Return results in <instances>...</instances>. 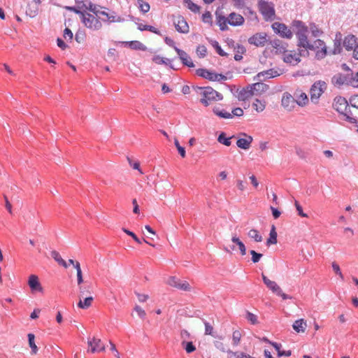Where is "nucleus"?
Returning a JSON list of instances; mask_svg holds the SVG:
<instances>
[{"instance_id":"1","label":"nucleus","mask_w":358,"mask_h":358,"mask_svg":"<svg viewBox=\"0 0 358 358\" xmlns=\"http://www.w3.org/2000/svg\"><path fill=\"white\" fill-rule=\"evenodd\" d=\"M195 91L197 95L200 96L201 103L205 106H208L213 102L221 101L223 99L222 94L210 87H196Z\"/></svg>"},{"instance_id":"2","label":"nucleus","mask_w":358,"mask_h":358,"mask_svg":"<svg viewBox=\"0 0 358 358\" xmlns=\"http://www.w3.org/2000/svg\"><path fill=\"white\" fill-rule=\"evenodd\" d=\"M327 89V84L324 81H317L313 83L310 90V101L317 103L320 97Z\"/></svg>"},{"instance_id":"3","label":"nucleus","mask_w":358,"mask_h":358,"mask_svg":"<svg viewBox=\"0 0 358 358\" xmlns=\"http://www.w3.org/2000/svg\"><path fill=\"white\" fill-rule=\"evenodd\" d=\"M262 280L266 287L275 294L282 297L283 300L289 299L292 297L283 292L281 287L276 282L273 281L267 278L264 273L262 274Z\"/></svg>"},{"instance_id":"4","label":"nucleus","mask_w":358,"mask_h":358,"mask_svg":"<svg viewBox=\"0 0 358 358\" xmlns=\"http://www.w3.org/2000/svg\"><path fill=\"white\" fill-rule=\"evenodd\" d=\"M80 17L83 23L88 29L92 30H99L102 27V24L100 20L90 13L84 12Z\"/></svg>"},{"instance_id":"5","label":"nucleus","mask_w":358,"mask_h":358,"mask_svg":"<svg viewBox=\"0 0 358 358\" xmlns=\"http://www.w3.org/2000/svg\"><path fill=\"white\" fill-rule=\"evenodd\" d=\"M259 9L266 20H272L274 19L275 9L272 3L260 0L259 2Z\"/></svg>"},{"instance_id":"6","label":"nucleus","mask_w":358,"mask_h":358,"mask_svg":"<svg viewBox=\"0 0 358 358\" xmlns=\"http://www.w3.org/2000/svg\"><path fill=\"white\" fill-rule=\"evenodd\" d=\"M308 49L316 50L315 57L318 59H323L327 55V46L324 42L320 39L315 40L310 44Z\"/></svg>"},{"instance_id":"7","label":"nucleus","mask_w":358,"mask_h":358,"mask_svg":"<svg viewBox=\"0 0 358 358\" xmlns=\"http://www.w3.org/2000/svg\"><path fill=\"white\" fill-rule=\"evenodd\" d=\"M272 28L275 33L283 38H291L293 36L292 31L285 24L274 22Z\"/></svg>"},{"instance_id":"8","label":"nucleus","mask_w":358,"mask_h":358,"mask_svg":"<svg viewBox=\"0 0 358 358\" xmlns=\"http://www.w3.org/2000/svg\"><path fill=\"white\" fill-rule=\"evenodd\" d=\"M173 24L176 29L182 34H187L189 32V25L185 19L181 16H176L173 17Z\"/></svg>"},{"instance_id":"9","label":"nucleus","mask_w":358,"mask_h":358,"mask_svg":"<svg viewBox=\"0 0 358 358\" xmlns=\"http://www.w3.org/2000/svg\"><path fill=\"white\" fill-rule=\"evenodd\" d=\"M88 346L90 347L89 350L92 353L105 351L106 347L100 338L93 337L87 341Z\"/></svg>"},{"instance_id":"10","label":"nucleus","mask_w":358,"mask_h":358,"mask_svg":"<svg viewBox=\"0 0 358 358\" xmlns=\"http://www.w3.org/2000/svg\"><path fill=\"white\" fill-rule=\"evenodd\" d=\"M28 285L29 286L31 292H43V288L39 281V278L36 275L32 274L29 275L28 279Z\"/></svg>"},{"instance_id":"11","label":"nucleus","mask_w":358,"mask_h":358,"mask_svg":"<svg viewBox=\"0 0 358 358\" xmlns=\"http://www.w3.org/2000/svg\"><path fill=\"white\" fill-rule=\"evenodd\" d=\"M252 141L253 138L251 136L243 133L241 134V137L238 138L236 145L239 148L248 150L251 146Z\"/></svg>"},{"instance_id":"12","label":"nucleus","mask_w":358,"mask_h":358,"mask_svg":"<svg viewBox=\"0 0 358 358\" xmlns=\"http://www.w3.org/2000/svg\"><path fill=\"white\" fill-rule=\"evenodd\" d=\"M348 106V101L344 97L338 96L334 99L333 107L338 113H344L347 110Z\"/></svg>"},{"instance_id":"13","label":"nucleus","mask_w":358,"mask_h":358,"mask_svg":"<svg viewBox=\"0 0 358 358\" xmlns=\"http://www.w3.org/2000/svg\"><path fill=\"white\" fill-rule=\"evenodd\" d=\"M283 61L286 63L296 65L300 62V57L296 52L287 50L283 55Z\"/></svg>"},{"instance_id":"14","label":"nucleus","mask_w":358,"mask_h":358,"mask_svg":"<svg viewBox=\"0 0 358 358\" xmlns=\"http://www.w3.org/2000/svg\"><path fill=\"white\" fill-rule=\"evenodd\" d=\"M248 41L250 44L256 46H264L267 42L266 34L264 33L256 34L251 36Z\"/></svg>"},{"instance_id":"15","label":"nucleus","mask_w":358,"mask_h":358,"mask_svg":"<svg viewBox=\"0 0 358 358\" xmlns=\"http://www.w3.org/2000/svg\"><path fill=\"white\" fill-rule=\"evenodd\" d=\"M294 98L288 93H285L282 96L281 103L282 106L287 110H291L295 105Z\"/></svg>"},{"instance_id":"16","label":"nucleus","mask_w":358,"mask_h":358,"mask_svg":"<svg viewBox=\"0 0 358 358\" xmlns=\"http://www.w3.org/2000/svg\"><path fill=\"white\" fill-rule=\"evenodd\" d=\"M296 103L301 106H304L308 103L307 94L301 90H296L294 94Z\"/></svg>"},{"instance_id":"17","label":"nucleus","mask_w":358,"mask_h":358,"mask_svg":"<svg viewBox=\"0 0 358 358\" xmlns=\"http://www.w3.org/2000/svg\"><path fill=\"white\" fill-rule=\"evenodd\" d=\"M175 50L178 53L182 64L187 66L188 67H194V64L192 61L190 57L183 50L175 47Z\"/></svg>"},{"instance_id":"18","label":"nucleus","mask_w":358,"mask_h":358,"mask_svg":"<svg viewBox=\"0 0 358 358\" xmlns=\"http://www.w3.org/2000/svg\"><path fill=\"white\" fill-rule=\"evenodd\" d=\"M357 40V38L354 35H348L344 38L343 46L347 50H354L358 45Z\"/></svg>"},{"instance_id":"19","label":"nucleus","mask_w":358,"mask_h":358,"mask_svg":"<svg viewBox=\"0 0 358 358\" xmlns=\"http://www.w3.org/2000/svg\"><path fill=\"white\" fill-rule=\"evenodd\" d=\"M228 22L232 26H239L243 24V17L235 13H231L228 17Z\"/></svg>"},{"instance_id":"20","label":"nucleus","mask_w":358,"mask_h":358,"mask_svg":"<svg viewBox=\"0 0 358 358\" xmlns=\"http://www.w3.org/2000/svg\"><path fill=\"white\" fill-rule=\"evenodd\" d=\"M292 25L294 29L296 35L306 34L308 31L307 26H306V24L302 21L294 20Z\"/></svg>"},{"instance_id":"21","label":"nucleus","mask_w":358,"mask_h":358,"mask_svg":"<svg viewBox=\"0 0 358 358\" xmlns=\"http://www.w3.org/2000/svg\"><path fill=\"white\" fill-rule=\"evenodd\" d=\"M94 301V297L92 295L84 296V298H80L79 302L78 303V307L81 309H87L92 306Z\"/></svg>"},{"instance_id":"22","label":"nucleus","mask_w":358,"mask_h":358,"mask_svg":"<svg viewBox=\"0 0 358 358\" xmlns=\"http://www.w3.org/2000/svg\"><path fill=\"white\" fill-rule=\"evenodd\" d=\"M279 76L277 71H273V69H269L265 71H262L259 73L257 75V78L258 80H263L267 78H275Z\"/></svg>"},{"instance_id":"23","label":"nucleus","mask_w":358,"mask_h":358,"mask_svg":"<svg viewBox=\"0 0 358 358\" xmlns=\"http://www.w3.org/2000/svg\"><path fill=\"white\" fill-rule=\"evenodd\" d=\"M79 298L92 295V287L90 285L81 284L78 285Z\"/></svg>"},{"instance_id":"24","label":"nucleus","mask_w":358,"mask_h":358,"mask_svg":"<svg viewBox=\"0 0 358 358\" xmlns=\"http://www.w3.org/2000/svg\"><path fill=\"white\" fill-rule=\"evenodd\" d=\"M136 6L143 15L148 13L150 9V4L144 0H136Z\"/></svg>"},{"instance_id":"25","label":"nucleus","mask_w":358,"mask_h":358,"mask_svg":"<svg viewBox=\"0 0 358 358\" xmlns=\"http://www.w3.org/2000/svg\"><path fill=\"white\" fill-rule=\"evenodd\" d=\"M227 358H246V357L255 358V357H252L250 355L246 354L245 352H238V351L234 352L231 350H228L227 351Z\"/></svg>"},{"instance_id":"26","label":"nucleus","mask_w":358,"mask_h":358,"mask_svg":"<svg viewBox=\"0 0 358 358\" xmlns=\"http://www.w3.org/2000/svg\"><path fill=\"white\" fill-rule=\"evenodd\" d=\"M306 322L303 319L296 320L292 325L293 329L297 333H303L306 330Z\"/></svg>"},{"instance_id":"27","label":"nucleus","mask_w":358,"mask_h":358,"mask_svg":"<svg viewBox=\"0 0 358 358\" xmlns=\"http://www.w3.org/2000/svg\"><path fill=\"white\" fill-rule=\"evenodd\" d=\"M79 8L80 9H86V10H88L91 12H92L93 13L97 15L98 13H99V10L97 9V7L96 5L93 4L92 2L90 1H88V2H81V5L79 6Z\"/></svg>"},{"instance_id":"28","label":"nucleus","mask_w":358,"mask_h":358,"mask_svg":"<svg viewBox=\"0 0 358 358\" xmlns=\"http://www.w3.org/2000/svg\"><path fill=\"white\" fill-rule=\"evenodd\" d=\"M277 242V232L275 227L274 225H272L269 234V238L267 239L266 244L268 245H274L276 244Z\"/></svg>"},{"instance_id":"29","label":"nucleus","mask_w":358,"mask_h":358,"mask_svg":"<svg viewBox=\"0 0 358 358\" xmlns=\"http://www.w3.org/2000/svg\"><path fill=\"white\" fill-rule=\"evenodd\" d=\"M213 113L217 115L218 117L224 119H230L232 118V115L231 113L225 111L224 110H221L219 107H214L213 108Z\"/></svg>"},{"instance_id":"30","label":"nucleus","mask_w":358,"mask_h":358,"mask_svg":"<svg viewBox=\"0 0 358 358\" xmlns=\"http://www.w3.org/2000/svg\"><path fill=\"white\" fill-rule=\"evenodd\" d=\"M270 344L276 350V351L278 352V355L279 357H281V356L289 357L292 355L291 350L283 351V350H280V348H281L280 344H278L275 342H270Z\"/></svg>"},{"instance_id":"31","label":"nucleus","mask_w":358,"mask_h":358,"mask_svg":"<svg viewBox=\"0 0 358 358\" xmlns=\"http://www.w3.org/2000/svg\"><path fill=\"white\" fill-rule=\"evenodd\" d=\"M255 92H253L252 90H243L238 94V99L241 101H245L251 98L254 95Z\"/></svg>"},{"instance_id":"32","label":"nucleus","mask_w":358,"mask_h":358,"mask_svg":"<svg viewBox=\"0 0 358 358\" xmlns=\"http://www.w3.org/2000/svg\"><path fill=\"white\" fill-rule=\"evenodd\" d=\"M231 241L236 244V245L238 248V250H240L241 255L242 256L245 255L246 254V248L244 245V243L236 236H233L231 238Z\"/></svg>"},{"instance_id":"33","label":"nucleus","mask_w":358,"mask_h":358,"mask_svg":"<svg viewBox=\"0 0 358 358\" xmlns=\"http://www.w3.org/2000/svg\"><path fill=\"white\" fill-rule=\"evenodd\" d=\"M252 107L257 113H261L266 108V101L256 99L252 103Z\"/></svg>"},{"instance_id":"34","label":"nucleus","mask_w":358,"mask_h":358,"mask_svg":"<svg viewBox=\"0 0 358 358\" xmlns=\"http://www.w3.org/2000/svg\"><path fill=\"white\" fill-rule=\"evenodd\" d=\"M248 235L249 238L253 239L255 242H262L263 240L262 236L255 229H250L248 231Z\"/></svg>"},{"instance_id":"35","label":"nucleus","mask_w":358,"mask_h":358,"mask_svg":"<svg viewBox=\"0 0 358 358\" xmlns=\"http://www.w3.org/2000/svg\"><path fill=\"white\" fill-rule=\"evenodd\" d=\"M234 136H230V137H227L226 136V134L224 133V132H222L218 138H217V141L221 143V144H223L226 146H230L231 144V139L232 138H234Z\"/></svg>"},{"instance_id":"36","label":"nucleus","mask_w":358,"mask_h":358,"mask_svg":"<svg viewBox=\"0 0 358 358\" xmlns=\"http://www.w3.org/2000/svg\"><path fill=\"white\" fill-rule=\"evenodd\" d=\"M125 44H127L130 48L134 50H145L146 49L144 45L138 41H127L125 42Z\"/></svg>"},{"instance_id":"37","label":"nucleus","mask_w":358,"mask_h":358,"mask_svg":"<svg viewBox=\"0 0 358 358\" xmlns=\"http://www.w3.org/2000/svg\"><path fill=\"white\" fill-rule=\"evenodd\" d=\"M51 255L53 257V259L61 266H64V268L68 267L67 263L62 258L59 253L55 250L52 251Z\"/></svg>"},{"instance_id":"38","label":"nucleus","mask_w":358,"mask_h":358,"mask_svg":"<svg viewBox=\"0 0 358 358\" xmlns=\"http://www.w3.org/2000/svg\"><path fill=\"white\" fill-rule=\"evenodd\" d=\"M242 338V334L239 330H235L232 334V344L234 346H237L240 344Z\"/></svg>"},{"instance_id":"39","label":"nucleus","mask_w":358,"mask_h":358,"mask_svg":"<svg viewBox=\"0 0 358 358\" xmlns=\"http://www.w3.org/2000/svg\"><path fill=\"white\" fill-rule=\"evenodd\" d=\"M297 36L299 37V45L303 48L308 49L310 45V43H309L306 34H302Z\"/></svg>"},{"instance_id":"40","label":"nucleus","mask_w":358,"mask_h":358,"mask_svg":"<svg viewBox=\"0 0 358 358\" xmlns=\"http://www.w3.org/2000/svg\"><path fill=\"white\" fill-rule=\"evenodd\" d=\"M273 47L276 50V52L285 54L287 52L286 45L282 44L280 41H275L273 43Z\"/></svg>"},{"instance_id":"41","label":"nucleus","mask_w":358,"mask_h":358,"mask_svg":"<svg viewBox=\"0 0 358 358\" xmlns=\"http://www.w3.org/2000/svg\"><path fill=\"white\" fill-rule=\"evenodd\" d=\"M184 3L191 11L194 13H199L200 11V7L191 0H184Z\"/></svg>"},{"instance_id":"42","label":"nucleus","mask_w":358,"mask_h":358,"mask_svg":"<svg viewBox=\"0 0 358 358\" xmlns=\"http://www.w3.org/2000/svg\"><path fill=\"white\" fill-rule=\"evenodd\" d=\"M28 339H29V347L31 348L32 354H34V355L36 354L38 352V348L34 342V339H35L34 335L33 334H29Z\"/></svg>"},{"instance_id":"43","label":"nucleus","mask_w":358,"mask_h":358,"mask_svg":"<svg viewBox=\"0 0 358 358\" xmlns=\"http://www.w3.org/2000/svg\"><path fill=\"white\" fill-rule=\"evenodd\" d=\"M181 345L187 353H192L196 350V347L193 345L192 342L182 341Z\"/></svg>"},{"instance_id":"44","label":"nucleus","mask_w":358,"mask_h":358,"mask_svg":"<svg viewBox=\"0 0 358 358\" xmlns=\"http://www.w3.org/2000/svg\"><path fill=\"white\" fill-rule=\"evenodd\" d=\"M99 14L104 15L106 17L107 20L109 22H121L122 19L120 17H117L113 15H110L109 13L105 12V11H101L99 12Z\"/></svg>"},{"instance_id":"45","label":"nucleus","mask_w":358,"mask_h":358,"mask_svg":"<svg viewBox=\"0 0 358 358\" xmlns=\"http://www.w3.org/2000/svg\"><path fill=\"white\" fill-rule=\"evenodd\" d=\"M23 218L28 224H31L36 218L35 213L32 210H29L27 213L24 215Z\"/></svg>"},{"instance_id":"46","label":"nucleus","mask_w":358,"mask_h":358,"mask_svg":"<svg viewBox=\"0 0 358 358\" xmlns=\"http://www.w3.org/2000/svg\"><path fill=\"white\" fill-rule=\"evenodd\" d=\"M310 29L313 36H320L322 34V31L314 23L310 24Z\"/></svg>"},{"instance_id":"47","label":"nucleus","mask_w":358,"mask_h":358,"mask_svg":"<svg viewBox=\"0 0 358 358\" xmlns=\"http://www.w3.org/2000/svg\"><path fill=\"white\" fill-rule=\"evenodd\" d=\"M76 273H77L78 285H80L81 284L84 283V280H83V273H82V270H81L80 264H76Z\"/></svg>"},{"instance_id":"48","label":"nucleus","mask_w":358,"mask_h":358,"mask_svg":"<svg viewBox=\"0 0 358 358\" xmlns=\"http://www.w3.org/2000/svg\"><path fill=\"white\" fill-rule=\"evenodd\" d=\"M217 23L221 30H225L228 28V18H226L224 17H220L218 18Z\"/></svg>"},{"instance_id":"49","label":"nucleus","mask_w":358,"mask_h":358,"mask_svg":"<svg viewBox=\"0 0 358 358\" xmlns=\"http://www.w3.org/2000/svg\"><path fill=\"white\" fill-rule=\"evenodd\" d=\"M153 62H155L157 64H167L169 59L164 58L162 57H160L159 55L154 56L152 58Z\"/></svg>"},{"instance_id":"50","label":"nucleus","mask_w":358,"mask_h":358,"mask_svg":"<svg viewBox=\"0 0 358 358\" xmlns=\"http://www.w3.org/2000/svg\"><path fill=\"white\" fill-rule=\"evenodd\" d=\"M250 253L252 255V262L253 263H257L259 262L260 259L262 257L263 255L261 253H258L255 250H250Z\"/></svg>"},{"instance_id":"51","label":"nucleus","mask_w":358,"mask_h":358,"mask_svg":"<svg viewBox=\"0 0 358 358\" xmlns=\"http://www.w3.org/2000/svg\"><path fill=\"white\" fill-rule=\"evenodd\" d=\"M251 89L252 90L253 92L255 91H259V90L264 91L266 89H267V86L266 85H264V83H257L253 84Z\"/></svg>"},{"instance_id":"52","label":"nucleus","mask_w":358,"mask_h":358,"mask_svg":"<svg viewBox=\"0 0 358 358\" xmlns=\"http://www.w3.org/2000/svg\"><path fill=\"white\" fill-rule=\"evenodd\" d=\"M207 49L204 45H199L196 48V54L199 57H204L206 55Z\"/></svg>"},{"instance_id":"53","label":"nucleus","mask_w":358,"mask_h":358,"mask_svg":"<svg viewBox=\"0 0 358 358\" xmlns=\"http://www.w3.org/2000/svg\"><path fill=\"white\" fill-rule=\"evenodd\" d=\"M332 268H333L334 271L339 276V278L341 280H343L344 277L341 271L339 265L338 264H336V262H333L332 263Z\"/></svg>"},{"instance_id":"54","label":"nucleus","mask_w":358,"mask_h":358,"mask_svg":"<svg viewBox=\"0 0 358 358\" xmlns=\"http://www.w3.org/2000/svg\"><path fill=\"white\" fill-rule=\"evenodd\" d=\"M213 45L215 48L217 54H219L220 56H227L228 55L226 52H224L223 51V50L221 48V47L219 45L217 41H213Z\"/></svg>"},{"instance_id":"55","label":"nucleus","mask_w":358,"mask_h":358,"mask_svg":"<svg viewBox=\"0 0 358 358\" xmlns=\"http://www.w3.org/2000/svg\"><path fill=\"white\" fill-rule=\"evenodd\" d=\"M205 325V334L213 336V327L208 322H204Z\"/></svg>"},{"instance_id":"56","label":"nucleus","mask_w":358,"mask_h":358,"mask_svg":"<svg viewBox=\"0 0 358 358\" xmlns=\"http://www.w3.org/2000/svg\"><path fill=\"white\" fill-rule=\"evenodd\" d=\"M236 183V187L239 191L243 192L246 189V182L244 180L241 179H237Z\"/></svg>"},{"instance_id":"57","label":"nucleus","mask_w":358,"mask_h":358,"mask_svg":"<svg viewBox=\"0 0 358 358\" xmlns=\"http://www.w3.org/2000/svg\"><path fill=\"white\" fill-rule=\"evenodd\" d=\"M246 318L248 321H250L252 324H255L257 323V317L255 314L247 312Z\"/></svg>"},{"instance_id":"58","label":"nucleus","mask_w":358,"mask_h":358,"mask_svg":"<svg viewBox=\"0 0 358 358\" xmlns=\"http://www.w3.org/2000/svg\"><path fill=\"white\" fill-rule=\"evenodd\" d=\"M294 206L296 208L299 215H300L302 217H308L307 214L303 213L301 206L297 201H295Z\"/></svg>"},{"instance_id":"59","label":"nucleus","mask_w":358,"mask_h":358,"mask_svg":"<svg viewBox=\"0 0 358 358\" xmlns=\"http://www.w3.org/2000/svg\"><path fill=\"white\" fill-rule=\"evenodd\" d=\"M178 289H180L185 291L190 290V285L186 281H180L178 285Z\"/></svg>"},{"instance_id":"60","label":"nucleus","mask_w":358,"mask_h":358,"mask_svg":"<svg viewBox=\"0 0 358 358\" xmlns=\"http://www.w3.org/2000/svg\"><path fill=\"white\" fill-rule=\"evenodd\" d=\"M134 310L136 312L137 315L141 318L144 319L146 313L145 311L139 306H136L134 308Z\"/></svg>"},{"instance_id":"61","label":"nucleus","mask_w":358,"mask_h":358,"mask_svg":"<svg viewBox=\"0 0 358 358\" xmlns=\"http://www.w3.org/2000/svg\"><path fill=\"white\" fill-rule=\"evenodd\" d=\"M122 231L127 235L130 236L136 243L139 244L141 243V241L139 240V238L136 236L134 233L125 228H123Z\"/></svg>"},{"instance_id":"62","label":"nucleus","mask_w":358,"mask_h":358,"mask_svg":"<svg viewBox=\"0 0 358 358\" xmlns=\"http://www.w3.org/2000/svg\"><path fill=\"white\" fill-rule=\"evenodd\" d=\"M27 15H28L31 17H34L37 15L38 13V6H35L33 9L30 8V6L26 10Z\"/></svg>"},{"instance_id":"63","label":"nucleus","mask_w":358,"mask_h":358,"mask_svg":"<svg viewBox=\"0 0 358 358\" xmlns=\"http://www.w3.org/2000/svg\"><path fill=\"white\" fill-rule=\"evenodd\" d=\"M215 346L216 347V348H217L219 350H220L223 352H227V351L228 350L227 349L225 345L223 343L220 342V341L215 342Z\"/></svg>"},{"instance_id":"64","label":"nucleus","mask_w":358,"mask_h":358,"mask_svg":"<svg viewBox=\"0 0 358 358\" xmlns=\"http://www.w3.org/2000/svg\"><path fill=\"white\" fill-rule=\"evenodd\" d=\"M350 102L352 107L358 108V94L352 96L350 99Z\"/></svg>"}]
</instances>
